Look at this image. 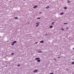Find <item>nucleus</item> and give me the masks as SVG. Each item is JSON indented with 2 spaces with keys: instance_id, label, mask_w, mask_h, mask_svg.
Returning <instances> with one entry per match:
<instances>
[{
  "instance_id": "obj_5",
  "label": "nucleus",
  "mask_w": 74,
  "mask_h": 74,
  "mask_svg": "<svg viewBox=\"0 0 74 74\" xmlns=\"http://www.w3.org/2000/svg\"><path fill=\"white\" fill-rule=\"evenodd\" d=\"M49 7H50L49 6H47L46 7V9H48L49 8Z\"/></svg>"
},
{
  "instance_id": "obj_24",
  "label": "nucleus",
  "mask_w": 74,
  "mask_h": 74,
  "mask_svg": "<svg viewBox=\"0 0 74 74\" xmlns=\"http://www.w3.org/2000/svg\"><path fill=\"white\" fill-rule=\"evenodd\" d=\"M50 74H53V73H50Z\"/></svg>"
},
{
  "instance_id": "obj_12",
  "label": "nucleus",
  "mask_w": 74,
  "mask_h": 74,
  "mask_svg": "<svg viewBox=\"0 0 74 74\" xmlns=\"http://www.w3.org/2000/svg\"><path fill=\"white\" fill-rule=\"evenodd\" d=\"M64 13L63 12H62L60 13V15H63V14Z\"/></svg>"
},
{
  "instance_id": "obj_25",
  "label": "nucleus",
  "mask_w": 74,
  "mask_h": 74,
  "mask_svg": "<svg viewBox=\"0 0 74 74\" xmlns=\"http://www.w3.org/2000/svg\"><path fill=\"white\" fill-rule=\"evenodd\" d=\"M62 30H64V29H63V28H62Z\"/></svg>"
},
{
  "instance_id": "obj_1",
  "label": "nucleus",
  "mask_w": 74,
  "mask_h": 74,
  "mask_svg": "<svg viewBox=\"0 0 74 74\" xmlns=\"http://www.w3.org/2000/svg\"><path fill=\"white\" fill-rule=\"evenodd\" d=\"M52 27H53V26H52V25L50 26L49 28H50V29H52Z\"/></svg>"
},
{
  "instance_id": "obj_26",
  "label": "nucleus",
  "mask_w": 74,
  "mask_h": 74,
  "mask_svg": "<svg viewBox=\"0 0 74 74\" xmlns=\"http://www.w3.org/2000/svg\"><path fill=\"white\" fill-rule=\"evenodd\" d=\"M54 60H55V61L56 60V59H54Z\"/></svg>"
},
{
  "instance_id": "obj_27",
  "label": "nucleus",
  "mask_w": 74,
  "mask_h": 74,
  "mask_svg": "<svg viewBox=\"0 0 74 74\" xmlns=\"http://www.w3.org/2000/svg\"><path fill=\"white\" fill-rule=\"evenodd\" d=\"M42 13V12H39V14H41Z\"/></svg>"
},
{
  "instance_id": "obj_30",
  "label": "nucleus",
  "mask_w": 74,
  "mask_h": 74,
  "mask_svg": "<svg viewBox=\"0 0 74 74\" xmlns=\"http://www.w3.org/2000/svg\"><path fill=\"white\" fill-rule=\"evenodd\" d=\"M73 50H74V48H73Z\"/></svg>"
},
{
  "instance_id": "obj_23",
  "label": "nucleus",
  "mask_w": 74,
  "mask_h": 74,
  "mask_svg": "<svg viewBox=\"0 0 74 74\" xmlns=\"http://www.w3.org/2000/svg\"><path fill=\"white\" fill-rule=\"evenodd\" d=\"M37 43H38V42H36L35 43V44H37Z\"/></svg>"
},
{
  "instance_id": "obj_19",
  "label": "nucleus",
  "mask_w": 74,
  "mask_h": 74,
  "mask_svg": "<svg viewBox=\"0 0 74 74\" xmlns=\"http://www.w3.org/2000/svg\"><path fill=\"white\" fill-rule=\"evenodd\" d=\"M14 53H12L11 54V55H14Z\"/></svg>"
},
{
  "instance_id": "obj_7",
  "label": "nucleus",
  "mask_w": 74,
  "mask_h": 74,
  "mask_svg": "<svg viewBox=\"0 0 74 74\" xmlns=\"http://www.w3.org/2000/svg\"><path fill=\"white\" fill-rule=\"evenodd\" d=\"M40 43H44V41L42 40V41H40Z\"/></svg>"
},
{
  "instance_id": "obj_2",
  "label": "nucleus",
  "mask_w": 74,
  "mask_h": 74,
  "mask_svg": "<svg viewBox=\"0 0 74 74\" xmlns=\"http://www.w3.org/2000/svg\"><path fill=\"white\" fill-rule=\"evenodd\" d=\"M37 71H38V70H34L33 71L34 73H36V72Z\"/></svg>"
},
{
  "instance_id": "obj_31",
  "label": "nucleus",
  "mask_w": 74,
  "mask_h": 74,
  "mask_svg": "<svg viewBox=\"0 0 74 74\" xmlns=\"http://www.w3.org/2000/svg\"><path fill=\"white\" fill-rule=\"evenodd\" d=\"M59 58H60V57H58V59H59Z\"/></svg>"
},
{
  "instance_id": "obj_11",
  "label": "nucleus",
  "mask_w": 74,
  "mask_h": 74,
  "mask_svg": "<svg viewBox=\"0 0 74 74\" xmlns=\"http://www.w3.org/2000/svg\"><path fill=\"white\" fill-rule=\"evenodd\" d=\"M37 62H40V60H37Z\"/></svg>"
},
{
  "instance_id": "obj_29",
  "label": "nucleus",
  "mask_w": 74,
  "mask_h": 74,
  "mask_svg": "<svg viewBox=\"0 0 74 74\" xmlns=\"http://www.w3.org/2000/svg\"><path fill=\"white\" fill-rule=\"evenodd\" d=\"M69 27H67L66 28V29H69Z\"/></svg>"
},
{
  "instance_id": "obj_9",
  "label": "nucleus",
  "mask_w": 74,
  "mask_h": 74,
  "mask_svg": "<svg viewBox=\"0 0 74 74\" xmlns=\"http://www.w3.org/2000/svg\"><path fill=\"white\" fill-rule=\"evenodd\" d=\"M18 18L17 17H16L14 18V19H17Z\"/></svg>"
},
{
  "instance_id": "obj_32",
  "label": "nucleus",
  "mask_w": 74,
  "mask_h": 74,
  "mask_svg": "<svg viewBox=\"0 0 74 74\" xmlns=\"http://www.w3.org/2000/svg\"><path fill=\"white\" fill-rule=\"evenodd\" d=\"M23 1H25V0H23Z\"/></svg>"
},
{
  "instance_id": "obj_13",
  "label": "nucleus",
  "mask_w": 74,
  "mask_h": 74,
  "mask_svg": "<svg viewBox=\"0 0 74 74\" xmlns=\"http://www.w3.org/2000/svg\"><path fill=\"white\" fill-rule=\"evenodd\" d=\"M72 64H74V62H73L72 63H71Z\"/></svg>"
},
{
  "instance_id": "obj_6",
  "label": "nucleus",
  "mask_w": 74,
  "mask_h": 74,
  "mask_svg": "<svg viewBox=\"0 0 74 74\" xmlns=\"http://www.w3.org/2000/svg\"><path fill=\"white\" fill-rule=\"evenodd\" d=\"M11 45H15V44L14 43H13L12 42V43H11Z\"/></svg>"
},
{
  "instance_id": "obj_28",
  "label": "nucleus",
  "mask_w": 74,
  "mask_h": 74,
  "mask_svg": "<svg viewBox=\"0 0 74 74\" xmlns=\"http://www.w3.org/2000/svg\"><path fill=\"white\" fill-rule=\"evenodd\" d=\"M47 34H45V36H47Z\"/></svg>"
},
{
  "instance_id": "obj_22",
  "label": "nucleus",
  "mask_w": 74,
  "mask_h": 74,
  "mask_svg": "<svg viewBox=\"0 0 74 74\" xmlns=\"http://www.w3.org/2000/svg\"><path fill=\"white\" fill-rule=\"evenodd\" d=\"M17 66H20V64H18V65H17Z\"/></svg>"
},
{
  "instance_id": "obj_16",
  "label": "nucleus",
  "mask_w": 74,
  "mask_h": 74,
  "mask_svg": "<svg viewBox=\"0 0 74 74\" xmlns=\"http://www.w3.org/2000/svg\"><path fill=\"white\" fill-rule=\"evenodd\" d=\"M55 23V22H53L51 23V24L52 25H53V24H54V23Z\"/></svg>"
},
{
  "instance_id": "obj_18",
  "label": "nucleus",
  "mask_w": 74,
  "mask_h": 74,
  "mask_svg": "<svg viewBox=\"0 0 74 74\" xmlns=\"http://www.w3.org/2000/svg\"><path fill=\"white\" fill-rule=\"evenodd\" d=\"M40 17H39V18H37V19H40Z\"/></svg>"
},
{
  "instance_id": "obj_8",
  "label": "nucleus",
  "mask_w": 74,
  "mask_h": 74,
  "mask_svg": "<svg viewBox=\"0 0 74 74\" xmlns=\"http://www.w3.org/2000/svg\"><path fill=\"white\" fill-rule=\"evenodd\" d=\"M39 59H40V58H35V60H38Z\"/></svg>"
},
{
  "instance_id": "obj_14",
  "label": "nucleus",
  "mask_w": 74,
  "mask_h": 74,
  "mask_svg": "<svg viewBox=\"0 0 74 74\" xmlns=\"http://www.w3.org/2000/svg\"><path fill=\"white\" fill-rule=\"evenodd\" d=\"M64 9H65V10H66L67 7H64Z\"/></svg>"
},
{
  "instance_id": "obj_3",
  "label": "nucleus",
  "mask_w": 74,
  "mask_h": 74,
  "mask_svg": "<svg viewBox=\"0 0 74 74\" xmlns=\"http://www.w3.org/2000/svg\"><path fill=\"white\" fill-rule=\"evenodd\" d=\"M37 5H36L33 7V8H37Z\"/></svg>"
},
{
  "instance_id": "obj_17",
  "label": "nucleus",
  "mask_w": 74,
  "mask_h": 74,
  "mask_svg": "<svg viewBox=\"0 0 74 74\" xmlns=\"http://www.w3.org/2000/svg\"><path fill=\"white\" fill-rule=\"evenodd\" d=\"M67 2L68 3H70V1L69 0H68Z\"/></svg>"
},
{
  "instance_id": "obj_4",
  "label": "nucleus",
  "mask_w": 74,
  "mask_h": 74,
  "mask_svg": "<svg viewBox=\"0 0 74 74\" xmlns=\"http://www.w3.org/2000/svg\"><path fill=\"white\" fill-rule=\"evenodd\" d=\"M38 52L39 53H41V52H42V51L41 50H38Z\"/></svg>"
},
{
  "instance_id": "obj_21",
  "label": "nucleus",
  "mask_w": 74,
  "mask_h": 74,
  "mask_svg": "<svg viewBox=\"0 0 74 74\" xmlns=\"http://www.w3.org/2000/svg\"><path fill=\"white\" fill-rule=\"evenodd\" d=\"M38 26H39V24H38L36 25V26L37 27Z\"/></svg>"
},
{
  "instance_id": "obj_15",
  "label": "nucleus",
  "mask_w": 74,
  "mask_h": 74,
  "mask_svg": "<svg viewBox=\"0 0 74 74\" xmlns=\"http://www.w3.org/2000/svg\"><path fill=\"white\" fill-rule=\"evenodd\" d=\"M64 25H67V23H64Z\"/></svg>"
},
{
  "instance_id": "obj_20",
  "label": "nucleus",
  "mask_w": 74,
  "mask_h": 74,
  "mask_svg": "<svg viewBox=\"0 0 74 74\" xmlns=\"http://www.w3.org/2000/svg\"><path fill=\"white\" fill-rule=\"evenodd\" d=\"M36 24H40V23H36Z\"/></svg>"
},
{
  "instance_id": "obj_10",
  "label": "nucleus",
  "mask_w": 74,
  "mask_h": 74,
  "mask_svg": "<svg viewBox=\"0 0 74 74\" xmlns=\"http://www.w3.org/2000/svg\"><path fill=\"white\" fill-rule=\"evenodd\" d=\"M13 43H16V41H14V42H13Z\"/></svg>"
}]
</instances>
